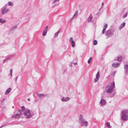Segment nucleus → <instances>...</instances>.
Instances as JSON below:
<instances>
[{
    "mask_svg": "<svg viewBox=\"0 0 128 128\" xmlns=\"http://www.w3.org/2000/svg\"><path fill=\"white\" fill-rule=\"evenodd\" d=\"M4 100H5L4 99L2 100L1 101V103L2 104H3V103L4 102Z\"/></svg>",
    "mask_w": 128,
    "mask_h": 128,
    "instance_id": "nucleus-35",
    "label": "nucleus"
},
{
    "mask_svg": "<svg viewBox=\"0 0 128 128\" xmlns=\"http://www.w3.org/2000/svg\"><path fill=\"white\" fill-rule=\"evenodd\" d=\"M100 77V72L98 71L96 74V78L94 79V82H96L98 80Z\"/></svg>",
    "mask_w": 128,
    "mask_h": 128,
    "instance_id": "nucleus-7",
    "label": "nucleus"
},
{
    "mask_svg": "<svg viewBox=\"0 0 128 128\" xmlns=\"http://www.w3.org/2000/svg\"><path fill=\"white\" fill-rule=\"evenodd\" d=\"M17 28V26H14L12 28V29L10 30V31H12L16 29Z\"/></svg>",
    "mask_w": 128,
    "mask_h": 128,
    "instance_id": "nucleus-26",
    "label": "nucleus"
},
{
    "mask_svg": "<svg viewBox=\"0 0 128 128\" xmlns=\"http://www.w3.org/2000/svg\"><path fill=\"white\" fill-rule=\"evenodd\" d=\"M12 70H13L12 69H11L10 70V76H12Z\"/></svg>",
    "mask_w": 128,
    "mask_h": 128,
    "instance_id": "nucleus-30",
    "label": "nucleus"
},
{
    "mask_svg": "<svg viewBox=\"0 0 128 128\" xmlns=\"http://www.w3.org/2000/svg\"><path fill=\"white\" fill-rule=\"evenodd\" d=\"M119 62H121L122 60V59L121 57L120 56H119L118 57V59L117 60Z\"/></svg>",
    "mask_w": 128,
    "mask_h": 128,
    "instance_id": "nucleus-22",
    "label": "nucleus"
},
{
    "mask_svg": "<svg viewBox=\"0 0 128 128\" xmlns=\"http://www.w3.org/2000/svg\"><path fill=\"white\" fill-rule=\"evenodd\" d=\"M6 61V59H4V60H3V63H4V62Z\"/></svg>",
    "mask_w": 128,
    "mask_h": 128,
    "instance_id": "nucleus-38",
    "label": "nucleus"
},
{
    "mask_svg": "<svg viewBox=\"0 0 128 128\" xmlns=\"http://www.w3.org/2000/svg\"><path fill=\"white\" fill-rule=\"evenodd\" d=\"M115 88V84L114 82L111 83V86H107L106 87V92L108 94L112 93L113 89Z\"/></svg>",
    "mask_w": 128,
    "mask_h": 128,
    "instance_id": "nucleus-2",
    "label": "nucleus"
},
{
    "mask_svg": "<svg viewBox=\"0 0 128 128\" xmlns=\"http://www.w3.org/2000/svg\"><path fill=\"white\" fill-rule=\"evenodd\" d=\"M100 103L102 105H104L106 103V102L104 99H102L100 100Z\"/></svg>",
    "mask_w": 128,
    "mask_h": 128,
    "instance_id": "nucleus-11",
    "label": "nucleus"
},
{
    "mask_svg": "<svg viewBox=\"0 0 128 128\" xmlns=\"http://www.w3.org/2000/svg\"><path fill=\"white\" fill-rule=\"evenodd\" d=\"M78 11H76L75 12L73 16L71 18V19H73L74 18H76L78 16Z\"/></svg>",
    "mask_w": 128,
    "mask_h": 128,
    "instance_id": "nucleus-14",
    "label": "nucleus"
},
{
    "mask_svg": "<svg viewBox=\"0 0 128 128\" xmlns=\"http://www.w3.org/2000/svg\"><path fill=\"white\" fill-rule=\"evenodd\" d=\"M12 107L13 108H14V106H12Z\"/></svg>",
    "mask_w": 128,
    "mask_h": 128,
    "instance_id": "nucleus-44",
    "label": "nucleus"
},
{
    "mask_svg": "<svg viewBox=\"0 0 128 128\" xmlns=\"http://www.w3.org/2000/svg\"><path fill=\"white\" fill-rule=\"evenodd\" d=\"M127 15H128V13L127 12H126L125 14L123 16V18H126V16H127Z\"/></svg>",
    "mask_w": 128,
    "mask_h": 128,
    "instance_id": "nucleus-32",
    "label": "nucleus"
},
{
    "mask_svg": "<svg viewBox=\"0 0 128 128\" xmlns=\"http://www.w3.org/2000/svg\"><path fill=\"white\" fill-rule=\"evenodd\" d=\"M60 29H59V30L58 31H59V32H60Z\"/></svg>",
    "mask_w": 128,
    "mask_h": 128,
    "instance_id": "nucleus-41",
    "label": "nucleus"
},
{
    "mask_svg": "<svg viewBox=\"0 0 128 128\" xmlns=\"http://www.w3.org/2000/svg\"><path fill=\"white\" fill-rule=\"evenodd\" d=\"M36 94L38 97L40 98L46 97L47 96V95L46 94H39L38 93H36Z\"/></svg>",
    "mask_w": 128,
    "mask_h": 128,
    "instance_id": "nucleus-9",
    "label": "nucleus"
},
{
    "mask_svg": "<svg viewBox=\"0 0 128 128\" xmlns=\"http://www.w3.org/2000/svg\"><path fill=\"white\" fill-rule=\"evenodd\" d=\"M125 24V22L123 23L121 25V26L120 27V29H121L123 28Z\"/></svg>",
    "mask_w": 128,
    "mask_h": 128,
    "instance_id": "nucleus-20",
    "label": "nucleus"
},
{
    "mask_svg": "<svg viewBox=\"0 0 128 128\" xmlns=\"http://www.w3.org/2000/svg\"><path fill=\"white\" fill-rule=\"evenodd\" d=\"M128 112V111L127 110H124L121 111L122 114V118L124 120H128V116L126 114Z\"/></svg>",
    "mask_w": 128,
    "mask_h": 128,
    "instance_id": "nucleus-3",
    "label": "nucleus"
},
{
    "mask_svg": "<svg viewBox=\"0 0 128 128\" xmlns=\"http://www.w3.org/2000/svg\"><path fill=\"white\" fill-rule=\"evenodd\" d=\"M2 127V126L0 127V128H1Z\"/></svg>",
    "mask_w": 128,
    "mask_h": 128,
    "instance_id": "nucleus-43",
    "label": "nucleus"
},
{
    "mask_svg": "<svg viewBox=\"0 0 128 128\" xmlns=\"http://www.w3.org/2000/svg\"><path fill=\"white\" fill-rule=\"evenodd\" d=\"M98 42L97 40H94L93 43V44L94 45H96L97 44Z\"/></svg>",
    "mask_w": 128,
    "mask_h": 128,
    "instance_id": "nucleus-31",
    "label": "nucleus"
},
{
    "mask_svg": "<svg viewBox=\"0 0 128 128\" xmlns=\"http://www.w3.org/2000/svg\"><path fill=\"white\" fill-rule=\"evenodd\" d=\"M31 111L29 110H26L24 113V115H25L26 118H30L32 116Z\"/></svg>",
    "mask_w": 128,
    "mask_h": 128,
    "instance_id": "nucleus-5",
    "label": "nucleus"
},
{
    "mask_svg": "<svg viewBox=\"0 0 128 128\" xmlns=\"http://www.w3.org/2000/svg\"><path fill=\"white\" fill-rule=\"evenodd\" d=\"M59 33V31H58L57 32H56L54 34V37L56 38V37H57L58 36Z\"/></svg>",
    "mask_w": 128,
    "mask_h": 128,
    "instance_id": "nucleus-27",
    "label": "nucleus"
},
{
    "mask_svg": "<svg viewBox=\"0 0 128 128\" xmlns=\"http://www.w3.org/2000/svg\"><path fill=\"white\" fill-rule=\"evenodd\" d=\"M11 88H8L7 90L6 91L4 94L6 95L8 94L11 91Z\"/></svg>",
    "mask_w": 128,
    "mask_h": 128,
    "instance_id": "nucleus-15",
    "label": "nucleus"
},
{
    "mask_svg": "<svg viewBox=\"0 0 128 128\" xmlns=\"http://www.w3.org/2000/svg\"><path fill=\"white\" fill-rule=\"evenodd\" d=\"M14 56V55H12L8 57H7L6 58V60H8L11 59Z\"/></svg>",
    "mask_w": 128,
    "mask_h": 128,
    "instance_id": "nucleus-19",
    "label": "nucleus"
},
{
    "mask_svg": "<svg viewBox=\"0 0 128 128\" xmlns=\"http://www.w3.org/2000/svg\"><path fill=\"white\" fill-rule=\"evenodd\" d=\"M74 65H76L77 64V63H74Z\"/></svg>",
    "mask_w": 128,
    "mask_h": 128,
    "instance_id": "nucleus-39",
    "label": "nucleus"
},
{
    "mask_svg": "<svg viewBox=\"0 0 128 128\" xmlns=\"http://www.w3.org/2000/svg\"><path fill=\"white\" fill-rule=\"evenodd\" d=\"M70 99V98L68 97H66V98L63 97L62 99V101H68Z\"/></svg>",
    "mask_w": 128,
    "mask_h": 128,
    "instance_id": "nucleus-12",
    "label": "nucleus"
},
{
    "mask_svg": "<svg viewBox=\"0 0 128 128\" xmlns=\"http://www.w3.org/2000/svg\"><path fill=\"white\" fill-rule=\"evenodd\" d=\"M106 31V29L105 28H104L102 30V33L103 34H104Z\"/></svg>",
    "mask_w": 128,
    "mask_h": 128,
    "instance_id": "nucleus-33",
    "label": "nucleus"
},
{
    "mask_svg": "<svg viewBox=\"0 0 128 128\" xmlns=\"http://www.w3.org/2000/svg\"><path fill=\"white\" fill-rule=\"evenodd\" d=\"M28 101H30V99L29 98H28Z\"/></svg>",
    "mask_w": 128,
    "mask_h": 128,
    "instance_id": "nucleus-40",
    "label": "nucleus"
},
{
    "mask_svg": "<svg viewBox=\"0 0 128 128\" xmlns=\"http://www.w3.org/2000/svg\"><path fill=\"white\" fill-rule=\"evenodd\" d=\"M59 0H54L53 2V4L54 5H57L58 4Z\"/></svg>",
    "mask_w": 128,
    "mask_h": 128,
    "instance_id": "nucleus-21",
    "label": "nucleus"
},
{
    "mask_svg": "<svg viewBox=\"0 0 128 128\" xmlns=\"http://www.w3.org/2000/svg\"><path fill=\"white\" fill-rule=\"evenodd\" d=\"M6 22V20H2V19H0V22L2 23H4Z\"/></svg>",
    "mask_w": 128,
    "mask_h": 128,
    "instance_id": "nucleus-28",
    "label": "nucleus"
},
{
    "mask_svg": "<svg viewBox=\"0 0 128 128\" xmlns=\"http://www.w3.org/2000/svg\"><path fill=\"white\" fill-rule=\"evenodd\" d=\"M25 109V107L24 106H22V110H21V112L24 111V110Z\"/></svg>",
    "mask_w": 128,
    "mask_h": 128,
    "instance_id": "nucleus-29",
    "label": "nucleus"
},
{
    "mask_svg": "<svg viewBox=\"0 0 128 128\" xmlns=\"http://www.w3.org/2000/svg\"><path fill=\"white\" fill-rule=\"evenodd\" d=\"M18 77V76L16 77V80H15L16 81L17 80V79Z\"/></svg>",
    "mask_w": 128,
    "mask_h": 128,
    "instance_id": "nucleus-37",
    "label": "nucleus"
},
{
    "mask_svg": "<svg viewBox=\"0 0 128 128\" xmlns=\"http://www.w3.org/2000/svg\"><path fill=\"white\" fill-rule=\"evenodd\" d=\"M112 33V31L110 30H107L106 33V36H107L108 35H110Z\"/></svg>",
    "mask_w": 128,
    "mask_h": 128,
    "instance_id": "nucleus-18",
    "label": "nucleus"
},
{
    "mask_svg": "<svg viewBox=\"0 0 128 128\" xmlns=\"http://www.w3.org/2000/svg\"><path fill=\"white\" fill-rule=\"evenodd\" d=\"M92 18V14H91L88 19V22H90L91 21Z\"/></svg>",
    "mask_w": 128,
    "mask_h": 128,
    "instance_id": "nucleus-17",
    "label": "nucleus"
},
{
    "mask_svg": "<svg viewBox=\"0 0 128 128\" xmlns=\"http://www.w3.org/2000/svg\"><path fill=\"white\" fill-rule=\"evenodd\" d=\"M107 27H108V24H106L104 26V28H105V29H106Z\"/></svg>",
    "mask_w": 128,
    "mask_h": 128,
    "instance_id": "nucleus-34",
    "label": "nucleus"
},
{
    "mask_svg": "<svg viewBox=\"0 0 128 128\" xmlns=\"http://www.w3.org/2000/svg\"><path fill=\"white\" fill-rule=\"evenodd\" d=\"M104 4L103 2L102 3V6L101 7V8H102Z\"/></svg>",
    "mask_w": 128,
    "mask_h": 128,
    "instance_id": "nucleus-36",
    "label": "nucleus"
},
{
    "mask_svg": "<svg viewBox=\"0 0 128 128\" xmlns=\"http://www.w3.org/2000/svg\"><path fill=\"white\" fill-rule=\"evenodd\" d=\"M8 4L9 6H12L13 5V3L10 2H8Z\"/></svg>",
    "mask_w": 128,
    "mask_h": 128,
    "instance_id": "nucleus-25",
    "label": "nucleus"
},
{
    "mask_svg": "<svg viewBox=\"0 0 128 128\" xmlns=\"http://www.w3.org/2000/svg\"><path fill=\"white\" fill-rule=\"evenodd\" d=\"M119 63H114L112 64V66L115 68H117L119 65Z\"/></svg>",
    "mask_w": 128,
    "mask_h": 128,
    "instance_id": "nucleus-13",
    "label": "nucleus"
},
{
    "mask_svg": "<svg viewBox=\"0 0 128 128\" xmlns=\"http://www.w3.org/2000/svg\"><path fill=\"white\" fill-rule=\"evenodd\" d=\"M102 8H100L99 9V10H100H100H101V9Z\"/></svg>",
    "mask_w": 128,
    "mask_h": 128,
    "instance_id": "nucleus-42",
    "label": "nucleus"
},
{
    "mask_svg": "<svg viewBox=\"0 0 128 128\" xmlns=\"http://www.w3.org/2000/svg\"><path fill=\"white\" fill-rule=\"evenodd\" d=\"M48 26H46L42 34V35L43 36H45L47 32L48 31Z\"/></svg>",
    "mask_w": 128,
    "mask_h": 128,
    "instance_id": "nucleus-8",
    "label": "nucleus"
},
{
    "mask_svg": "<svg viewBox=\"0 0 128 128\" xmlns=\"http://www.w3.org/2000/svg\"><path fill=\"white\" fill-rule=\"evenodd\" d=\"M92 57H90L88 60V64L90 63L92 61Z\"/></svg>",
    "mask_w": 128,
    "mask_h": 128,
    "instance_id": "nucleus-24",
    "label": "nucleus"
},
{
    "mask_svg": "<svg viewBox=\"0 0 128 128\" xmlns=\"http://www.w3.org/2000/svg\"><path fill=\"white\" fill-rule=\"evenodd\" d=\"M69 41L71 43V45L72 47H74V41L73 40V38L72 37H71L69 40Z\"/></svg>",
    "mask_w": 128,
    "mask_h": 128,
    "instance_id": "nucleus-10",
    "label": "nucleus"
},
{
    "mask_svg": "<svg viewBox=\"0 0 128 128\" xmlns=\"http://www.w3.org/2000/svg\"><path fill=\"white\" fill-rule=\"evenodd\" d=\"M125 72H128V65H125L124 66Z\"/></svg>",
    "mask_w": 128,
    "mask_h": 128,
    "instance_id": "nucleus-16",
    "label": "nucleus"
},
{
    "mask_svg": "<svg viewBox=\"0 0 128 128\" xmlns=\"http://www.w3.org/2000/svg\"><path fill=\"white\" fill-rule=\"evenodd\" d=\"M106 126L108 128H111V126H110V123L108 122L106 123Z\"/></svg>",
    "mask_w": 128,
    "mask_h": 128,
    "instance_id": "nucleus-23",
    "label": "nucleus"
},
{
    "mask_svg": "<svg viewBox=\"0 0 128 128\" xmlns=\"http://www.w3.org/2000/svg\"><path fill=\"white\" fill-rule=\"evenodd\" d=\"M79 124L82 126L86 127L88 124V122L86 121H85L83 116L81 115H80Z\"/></svg>",
    "mask_w": 128,
    "mask_h": 128,
    "instance_id": "nucleus-1",
    "label": "nucleus"
},
{
    "mask_svg": "<svg viewBox=\"0 0 128 128\" xmlns=\"http://www.w3.org/2000/svg\"><path fill=\"white\" fill-rule=\"evenodd\" d=\"M7 4H6L3 7H2L1 9V13L2 15H4L5 13H7L9 10V8H7L6 10V9L7 7Z\"/></svg>",
    "mask_w": 128,
    "mask_h": 128,
    "instance_id": "nucleus-4",
    "label": "nucleus"
},
{
    "mask_svg": "<svg viewBox=\"0 0 128 128\" xmlns=\"http://www.w3.org/2000/svg\"><path fill=\"white\" fill-rule=\"evenodd\" d=\"M21 114V110L20 109H18V113L16 114H14L13 116L14 117L16 118H19L20 116V114Z\"/></svg>",
    "mask_w": 128,
    "mask_h": 128,
    "instance_id": "nucleus-6",
    "label": "nucleus"
}]
</instances>
